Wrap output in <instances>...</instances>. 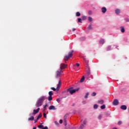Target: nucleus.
I'll return each instance as SVG.
<instances>
[{
	"label": "nucleus",
	"mask_w": 129,
	"mask_h": 129,
	"mask_svg": "<svg viewBox=\"0 0 129 129\" xmlns=\"http://www.w3.org/2000/svg\"><path fill=\"white\" fill-rule=\"evenodd\" d=\"M61 73H62V71H57L55 73V78H58V84L57 85V88L56 89L57 90H59L60 89V87H61V79H60V76H61Z\"/></svg>",
	"instance_id": "1"
},
{
	"label": "nucleus",
	"mask_w": 129,
	"mask_h": 129,
	"mask_svg": "<svg viewBox=\"0 0 129 129\" xmlns=\"http://www.w3.org/2000/svg\"><path fill=\"white\" fill-rule=\"evenodd\" d=\"M45 99H47V98L45 96H42L40 97L38 100L37 101L35 106L36 107H40V106H42L43 104V102L45 101Z\"/></svg>",
	"instance_id": "2"
},
{
	"label": "nucleus",
	"mask_w": 129,
	"mask_h": 129,
	"mask_svg": "<svg viewBox=\"0 0 129 129\" xmlns=\"http://www.w3.org/2000/svg\"><path fill=\"white\" fill-rule=\"evenodd\" d=\"M73 52H74L73 50L70 51L68 53V55H66L64 56V61H68L69 60V58H71L72 57V56H73Z\"/></svg>",
	"instance_id": "3"
},
{
	"label": "nucleus",
	"mask_w": 129,
	"mask_h": 129,
	"mask_svg": "<svg viewBox=\"0 0 129 129\" xmlns=\"http://www.w3.org/2000/svg\"><path fill=\"white\" fill-rule=\"evenodd\" d=\"M79 89H80L79 88H78L75 89H73L72 88H70L68 89V92H70V93H71V94H73V93H75V92H76L77 91H78V90H79Z\"/></svg>",
	"instance_id": "4"
},
{
	"label": "nucleus",
	"mask_w": 129,
	"mask_h": 129,
	"mask_svg": "<svg viewBox=\"0 0 129 129\" xmlns=\"http://www.w3.org/2000/svg\"><path fill=\"white\" fill-rule=\"evenodd\" d=\"M37 127L39 128H41V129H48V126H46L44 127L43 125H38L37 126Z\"/></svg>",
	"instance_id": "5"
},
{
	"label": "nucleus",
	"mask_w": 129,
	"mask_h": 129,
	"mask_svg": "<svg viewBox=\"0 0 129 129\" xmlns=\"http://www.w3.org/2000/svg\"><path fill=\"white\" fill-rule=\"evenodd\" d=\"M39 111H40V108H38L36 110L34 109L33 110V114H37Z\"/></svg>",
	"instance_id": "6"
},
{
	"label": "nucleus",
	"mask_w": 129,
	"mask_h": 129,
	"mask_svg": "<svg viewBox=\"0 0 129 129\" xmlns=\"http://www.w3.org/2000/svg\"><path fill=\"white\" fill-rule=\"evenodd\" d=\"M113 105H118V100L117 99H115L114 100Z\"/></svg>",
	"instance_id": "7"
},
{
	"label": "nucleus",
	"mask_w": 129,
	"mask_h": 129,
	"mask_svg": "<svg viewBox=\"0 0 129 129\" xmlns=\"http://www.w3.org/2000/svg\"><path fill=\"white\" fill-rule=\"evenodd\" d=\"M67 67V64H65L64 63H61L60 64V69H65Z\"/></svg>",
	"instance_id": "8"
},
{
	"label": "nucleus",
	"mask_w": 129,
	"mask_h": 129,
	"mask_svg": "<svg viewBox=\"0 0 129 129\" xmlns=\"http://www.w3.org/2000/svg\"><path fill=\"white\" fill-rule=\"evenodd\" d=\"M49 110H56V108L55 107V106L51 105L49 107Z\"/></svg>",
	"instance_id": "9"
},
{
	"label": "nucleus",
	"mask_w": 129,
	"mask_h": 129,
	"mask_svg": "<svg viewBox=\"0 0 129 129\" xmlns=\"http://www.w3.org/2000/svg\"><path fill=\"white\" fill-rule=\"evenodd\" d=\"M101 11L103 14H105V13H106V11H107L106 8H105V7L102 8Z\"/></svg>",
	"instance_id": "10"
},
{
	"label": "nucleus",
	"mask_w": 129,
	"mask_h": 129,
	"mask_svg": "<svg viewBox=\"0 0 129 129\" xmlns=\"http://www.w3.org/2000/svg\"><path fill=\"white\" fill-rule=\"evenodd\" d=\"M121 109H123V110H125L127 108L126 106L124 105H123L120 106Z\"/></svg>",
	"instance_id": "11"
},
{
	"label": "nucleus",
	"mask_w": 129,
	"mask_h": 129,
	"mask_svg": "<svg viewBox=\"0 0 129 129\" xmlns=\"http://www.w3.org/2000/svg\"><path fill=\"white\" fill-rule=\"evenodd\" d=\"M98 103H99L100 104H103V103H104V100H98Z\"/></svg>",
	"instance_id": "12"
},
{
	"label": "nucleus",
	"mask_w": 129,
	"mask_h": 129,
	"mask_svg": "<svg viewBox=\"0 0 129 129\" xmlns=\"http://www.w3.org/2000/svg\"><path fill=\"white\" fill-rule=\"evenodd\" d=\"M67 116H68V114H66L64 117H63V118H64V121H67Z\"/></svg>",
	"instance_id": "13"
},
{
	"label": "nucleus",
	"mask_w": 129,
	"mask_h": 129,
	"mask_svg": "<svg viewBox=\"0 0 129 129\" xmlns=\"http://www.w3.org/2000/svg\"><path fill=\"white\" fill-rule=\"evenodd\" d=\"M119 13H120V10H119V9H116L115 14H116V15H118Z\"/></svg>",
	"instance_id": "14"
},
{
	"label": "nucleus",
	"mask_w": 129,
	"mask_h": 129,
	"mask_svg": "<svg viewBox=\"0 0 129 129\" xmlns=\"http://www.w3.org/2000/svg\"><path fill=\"white\" fill-rule=\"evenodd\" d=\"M84 79H85V77L84 76H83L82 78L80 80V82L82 83L84 82Z\"/></svg>",
	"instance_id": "15"
},
{
	"label": "nucleus",
	"mask_w": 129,
	"mask_h": 129,
	"mask_svg": "<svg viewBox=\"0 0 129 129\" xmlns=\"http://www.w3.org/2000/svg\"><path fill=\"white\" fill-rule=\"evenodd\" d=\"M120 29H121V33H124V32H125L124 27H120Z\"/></svg>",
	"instance_id": "16"
},
{
	"label": "nucleus",
	"mask_w": 129,
	"mask_h": 129,
	"mask_svg": "<svg viewBox=\"0 0 129 129\" xmlns=\"http://www.w3.org/2000/svg\"><path fill=\"white\" fill-rule=\"evenodd\" d=\"M34 119H35V117H34L33 116L30 118H28V120H34Z\"/></svg>",
	"instance_id": "17"
},
{
	"label": "nucleus",
	"mask_w": 129,
	"mask_h": 129,
	"mask_svg": "<svg viewBox=\"0 0 129 129\" xmlns=\"http://www.w3.org/2000/svg\"><path fill=\"white\" fill-rule=\"evenodd\" d=\"M100 44H102V45H103L104 44V39H101L100 42Z\"/></svg>",
	"instance_id": "18"
},
{
	"label": "nucleus",
	"mask_w": 129,
	"mask_h": 129,
	"mask_svg": "<svg viewBox=\"0 0 129 129\" xmlns=\"http://www.w3.org/2000/svg\"><path fill=\"white\" fill-rule=\"evenodd\" d=\"M88 95H89V93L88 92V93H86L85 96V98L87 99L88 98Z\"/></svg>",
	"instance_id": "19"
},
{
	"label": "nucleus",
	"mask_w": 129,
	"mask_h": 129,
	"mask_svg": "<svg viewBox=\"0 0 129 129\" xmlns=\"http://www.w3.org/2000/svg\"><path fill=\"white\" fill-rule=\"evenodd\" d=\"M101 109H105V105H102L100 107Z\"/></svg>",
	"instance_id": "20"
},
{
	"label": "nucleus",
	"mask_w": 129,
	"mask_h": 129,
	"mask_svg": "<svg viewBox=\"0 0 129 129\" xmlns=\"http://www.w3.org/2000/svg\"><path fill=\"white\" fill-rule=\"evenodd\" d=\"M83 128H84V125L83 124H82L80 125L79 129H83Z\"/></svg>",
	"instance_id": "21"
},
{
	"label": "nucleus",
	"mask_w": 129,
	"mask_h": 129,
	"mask_svg": "<svg viewBox=\"0 0 129 129\" xmlns=\"http://www.w3.org/2000/svg\"><path fill=\"white\" fill-rule=\"evenodd\" d=\"M82 20H83V21H85V20H86V19H87V17L85 16H83L82 17Z\"/></svg>",
	"instance_id": "22"
},
{
	"label": "nucleus",
	"mask_w": 129,
	"mask_h": 129,
	"mask_svg": "<svg viewBox=\"0 0 129 129\" xmlns=\"http://www.w3.org/2000/svg\"><path fill=\"white\" fill-rule=\"evenodd\" d=\"M48 94H49V96H52L53 95V92L49 91L48 93Z\"/></svg>",
	"instance_id": "23"
},
{
	"label": "nucleus",
	"mask_w": 129,
	"mask_h": 129,
	"mask_svg": "<svg viewBox=\"0 0 129 129\" xmlns=\"http://www.w3.org/2000/svg\"><path fill=\"white\" fill-rule=\"evenodd\" d=\"M48 104H46L43 107V110H46V108L48 107Z\"/></svg>",
	"instance_id": "24"
},
{
	"label": "nucleus",
	"mask_w": 129,
	"mask_h": 129,
	"mask_svg": "<svg viewBox=\"0 0 129 129\" xmlns=\"http://www.w3.org/2000/svg\"><path fill=\"white\" fill-rule=\"evenodd\" d=\"M88 29H89V30H92V26L91 25V24H90L89 25Z\"/></svg>",
	"instance_id": "25"
},
{
	"label": "nucleus",
	"mask_w": 129,
	"mask_h": 129,
	"mask_svg": "<svg viewBox=\"0 0 129 129\" xmlns=\"http://www.w3.org/2000/svg\"><path fill=\"white\" fill-rule=\"evenodd\" d=\"M87 75H90V69L89 68L88 69Z\"/></svg>",
	"instance_id": "26"
},
{
	"label": "nucleus",
	"mask_w": 129,
	"mask_h": 129,
	"mask_svg": "<svg viewBox=\"0 0 129 129\" xmlns=\"http://www.w3.org/2000/svg\"><path fill=\"white\" fill-rule=\"evenodd\" d=\"M52 96H49L48 97V101H51V100H52Z\"/></svg>",
	"instance_id": "27"
},
{
	"label": "nucleus",
	"mask_w": 129,
	"mask_h": 129,
	"mask_svg": "<svg viewBox=\"0 0 129 129\" xmlns=\"http://www.w3.org/2000/svg\"><path fill=\"white\" fill-rule=\"evenodd\" d=\"M98 107V105L97 104H95V105H94V108L95 109H97Z\"/></svg>",
	"instance_id": "28"
},
{
	"label": "nucleus",
	"mask_w": 129,
	"mask_h": 129,
	"mask_svg": "<svg viewBox=\"0 0 129 129\" xmlns=\"http://www.w3.org/2000/svg\"><path fill=\"white\" fill-rule=\"evenodd\" d=\"M76 16L77 17H80V13L79 12H78L76 13Z\"/></svg>",
	"instance_id": "29"
},
{
	"label": "nucleus",
	"mask_w": 129,
	"mask_h": 129,
	"mask_svg": "<svg viewBox=\"0 0 129 129\" xmlns=\"http://www.w3.org/2000/svg\"><path fill=\"white\" fill-rule=\"evenodd\" d=\"M88 21L89 22H92V18L90 17H88Z\"/></svg>",
	"instance_id": "30"
},
{
	"label": "nucleus",
	"mask_w": 129,
	"mask_h": 129,
	"mask_svg": "<svg viewBox=\"0 0 129 129\" xmlns=\"http://www.w3.org/2000/svg\"><path fill=\"white\" fill-rule=\"evenodd\" d=\"M40 117H42V114L41 113H40L38 115V116H37V118H38L39 119Z\"/></svg>",
	"instance_id": "31"
},
{
	"label": "nucleus",
	"mask_w": 129,
	"mask_h": 129,
	"mask_svg": "<svg viewBox=\"0 0 129 129\" xmlns=\"http://www.w3.org/2000/svg\"><path fill=\"white\" fill-rule=\"evenodd\" d=\"M78 21L79 22V23H82V19H81V18H78Z\"/></svg>",
	"instance_id": "32"
},
{
	"label": "nucleus",
	"mask_w": 129,
	"mask_h": 129,
	"mask_svg": "<svg viewBox=\"0 0 129 129\" xmlns=\"http://www.w3.org/2000/svg\"><path fill=\"white\" fill-rule=\"evenodd\" d=\"M80 40L81 41H85V37H81Z\"/></svg>",
	"instance_id": "33"
},
{
	"label": "nucleus",
	"mask_w": 129,
	"mask_h": 129,
	"mask_svg": "<svg viewBox=\"0 0 129 129\" xmlns=\"http://www.w3.org/2000/svg\"><path fill=\"white\" fill-rule=\"evenodd\" d=\"M111 49V47L110 46H108L107 47V51H109Z\"/></svg>",
	"instance_id": "34"
},
{
	"label": "nucleus",
	"mask_w": 129,
	"mask_h": 129,
	"mask_svg": "<svg viewBox=\"0 0 129 129\" xmlns=\"http://www.w3.org/2000/svg\"><path fill=\"white\" fill-rule=\"evenodd\" d=\"M96 95V93L95 92H93L92 94H91V96H95Z\"/></svg>",
	"instance_id": "35"
},
{
	"label": "nucleus",
	"mask_w": 129,
	"mask_h": 129,
	"mask_svg": "<svg viewBox=\"0 0 129 129\" xmlns=\"http://www.w3.org/2000/svg\"><path fill=\"white\" fill-rule=\"evenodd\" d=\"M98 119H101L102 118V115H99L98 117Z\"/></svg>",
	"instance_id": "36"
},
{
	"label": "nucleus",
	"mask_w": 129,
	"mask_h": 129,
	"mask_svg": "<svg viewBox=\"0 0 129 129\" xmlns=\"http://www.w3.org/2000/svg\"><path fill=\"white\" fill-rule=\"evenodd\" d=\"M43 116L44 118H47V114L45 113H43Z\"/></svg>",
	"instance_id": "37"
},
{
	"label": "nucleus",
	"mask_w": 129,
	"mask_h": 129,
	"mask_svg": "<svg viewBox=\"0 0 129 129\" xmlns=\"http://www.w3.org/2000/svg\"><path fill=\"white\" fill-rule=\"evenodd\" d=\"M54 123L56 124V125L59 126V123L57 122V121H55Z\"/></svg>",
	"instance_id": "38"
},
{
	"label": "nucleus",
	"mask_w": 129,
	"mask_h": 129,
	"mask_svg": "<svg viewBox=\"0 0 129 129\" xmlns=\"http://www.w3.org/2000/svg\"><path fill=\"white\" fill-rule=\"evenodd\" d=\"M56 101L58 102V103H60V102H61V100L59 98H57L56 99Z\"/></svg>",
	"instance_id": "39"
},
{
	"label": "nucleus",
	"mask_w": 129,
	"mask_h": 129,
	"mask_svg": "<svg viewBox=\"0 0 129 129\" xmlns=\"http://www.w3.org/2000/svg\"><path fill=\"white\" fill-rule=\"evenodd\" d=\"M121 123H122V122L121 121H119L118 122V125H120V124H121Z\"/></svg>",
	"instance_id": "40"
},
{
	"label": "nucleus",
	"mask_w": 129,
	"mask_h": 129,
	"mask_svg": "<svg viewBox=\"0 0 129 129\" xmlns=\"http://www.w3.org/2000/svg\"><path fill=\"white\" fill-rule=\"evenodd\" d=\"M88 14L89 15H92V12L91 11H89L88 12Z\"/></svg>",
	"instance_id": "41"
},
{
	"label": "nucleus",
	"mask_w": 129,
	"mask_h": 129,
	"mask_svg": "<svg viewBox=\"0 0 129 129\" xmlns=\"http://www.w3.org/2000/svg\"><path fill=\"white\" fill-rule=\"evenodd\" d=\"M51 90H53V91H56V89L54 87H51Z\"/></svg>",
	"instance_id": "42"
},
{
	"label": "nucleus",
	"mask_w": 129,
	"mask_h": 129,
	"mask_svg": "<svg viewBox=\"0 0 129 129\" xmlns=\"http://www.w3.org/2000/svg\"><path fill=\"white\" fill-rule=\"evenodd\" d=\"M59 123H60V124L63 123V120L60 119V120H59Z\"/></svg>",
	"instance_id": "43"
},
{
	"label": "nucleus",
	"mask_w": 129,
	"mask_h": 129,
	"mask_svg": "<svg viewBox=\"0 0 129 129\" xmlns=\"http://www.w3.org/2000/svg\"><path fill=\"white\" fill-rule=\"evenodd\" d=\"M64 125L65 126L67 125V121H64Z\"/></svg>",
	"instance_id": "44"
},
{
	"label": "nucleus",
	"mask_w": 129,
	"mask_h": 129,
	"mask_svg": "<svg viewBox=\"0 0 129 129\" xmlns=\"http://www.w3.org/2000/svg\"><path fill=\"white\" fill-rule=\"evenodd\" d=\"M75 66H77V67H79V66H80V64H79V63H76Z\"/></svg>",
	"instance_id": "45"
},
{
	"label": "nucleus",
	"mask_w": 129,
	"mask_h": 129,
	"mask_svg": "<svg viewBox=\"0 0 129 129\" xmlns=\"http://www.w3.org/2000/svg\"><path fill=\"white\" fill-rule=\"evenodd\" d=\"M83 104H86V101H83L82 102Z\"/></svg>",
	"instance_id": "46"
},
{
	"label": "nucleus",
	"mask_w": 129,
	"mask_h": 129,
	"mask_svg": "<svg viewBox=\"0 0 129 129\" xmlns=\"http://www.w3.org/2000/svg\"><path fill=\"white\" fill-rule=\"evenodd\" d=\"M83 124H86V120H84V121H83Z\"/></svg>",
	"instance_id": "47"
},
{
	"label": "nucleus",
	"mask_w": 129,
	"mask_h": 129,
	"mask_svg": "<svg viewBox=\"0 0 129 129\" xmlns=\"http://www.w3.org/2000/svg\"><path fill=\"white\" fill-rule=\"evenodd\" d=\"M36 122H38V121H37V120L36 119L34 121V123H36Z\"/></svg>",
	"instance_id": "48"
},
{
	"label": "nucleus",
	"mask_w": 129,
	"mask_h": 129,
	"mask_svg": "<svg viewBox=\"0 0 129 129\" xmlns=\"http://www.w3.org/2000/svg\"><path fill=\"white\" fill-rule=\"evenodd\" d=\"M73 31H76V28H73Z\"/></svg>",
	"instance_id": "49"
},
{
	"label": "nucleus",
	"mask_w": 129,
	"mask_h": 129,
	"mask_svg": "<svg viewBox=\"0 0 129 129\" xmlns=\"http://www.w3.org/2000/svg\"><path fill=\"white\" fill-rule=\"evenodd\" d=\"M33 129H37V127H33Z\"/></svg>",
	"instance_id": "50"
},
{
	"label": "nucleus",
	"mask_w": 129,
	"mask_h": 129,
	"mask_svg": "<svg viewBox=\"0 0 129 129\" xmlns=\"http://www.w3.org/2000/svg\"><path fill=\"white\" fill-rule=\"evenodd\" d=\"M36 120L38 121V120H39V118H37Z\"/></svg>",
	"instance_id": "51"
},
{
	"label": "nucleus",
	"mask_w": 129,
	"mask_h": 129,
	"mask_svg": "<svg viewBox=\"0 0 129 129\" xmlns=\"http://www.w3.org/2000/svg\"><path fill=\"white\" fill-rule=\"evenodd\" d=\"M112 129H117V128L114 127Z\"/></svg>",
	"instance_id": "52"
},
{
	"label": "nucleus",
	"mask_w": 129,
	"mask_h": 129,
	"mask_svg": "<svg viewBox=\"0 0 129 129\" xmlns=\"http://www.w3.org/2000/svg\"><path fill=\"white\" fill-rule=\"evenodd\" d=\"M83 120H81V121H82Z\"/></svg>",
	"instance_id": "53"
}]
</instances>
